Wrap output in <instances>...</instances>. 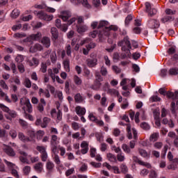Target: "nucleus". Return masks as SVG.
I'll return each instance as SVG.
<instances>
[{"instance_id": "1", "label": "nucleus", "mask_w": 178, "mask_h": 178, "mask_svg": "<svg viewBox=\"0 0 178 178\" xmlns=\"http://www.w3.org/2000/svg\"><path fill=\"white\" fill-rule=\"evenodd\" d=\"M19 104L24 111V116L25 119H29V120L33 122V120H34V118L33 115L27 113V112L29 113H31V112H33V106H31V103H30V99L27 97H23L20 99Z\"/></svg>"}, {"instance_id": "2", "label": "nucleus", "mask_w": 178, "mask_h": 178, "mask_svg": "<svg viewBox=\"0 0 178 178\" xmlns=\"http://www.w3.org/2000/svg\"><path fill=\"white\" fill-rule=\"evenodd\" d=\"M125 126H127L126 131L127 133V138L129 140H131L132 138H134V140H137V138H138V136H137V130L134 128L131 129V125H130V124H127Z\"/></svg>"}, {"instance_id": "3", "label": "nucleus", "mask_w": 178, "mask_h": 178, "mask_svg": "<svg viewBox=\"0 0 178 178\" xmlns=\"http://www.w3.org/2000/svg\"><path fill=\"white\" fill-rule=\"evenodd\" d=\"M33 13L38 19H40V20L51 22V20L54 19V15H49L44 11H34Z\"/></svg>"}, {"instance_id": "4", "label": "nucleus", "mask_w": 178, "mask_h": 178, "mask_svg": "<svg viewBox=\"0 0 178 178\" xmlns=\"http://www.w3.org/2000/svg\"><path fill=\"white\" fill-rule=\"evenodd\" d=\"M145 12L147 14L148 17H152L155 16V15H156V13H158V10H156V8H154L151 7V3L149 2H146L145 3Z\"/></svg>"}, {"instance_id": "5", "label": "nucleus", "mask_w": 178, "mask_h": 178, "mask_svg": "<svg viewBox=\"0 0 178 178\" xmlns=\"http://www.w3.org/2000/svg\"><path fill=\"white\" fill-rule=\"evenodd\" d=\"M146 26L148 29H159L160 26L159 21L149 18L147 22Z\"/></svg>"}, {"instance_id": "6", "label": "nucleus", "mask_w": 178, "mask_h": 178, "mask_svg": "<svg viewBox=\"0 0 178 178\" xmlns=\"http://www.w3.org/2000/svg\"><path fill=\"white\" fill-rule=\"evenodd\" d=\"M41 37H42V34H41L40 32H38L35 34H32L28 38L25 39V41L26 42H31L32 41H39V40H41Z\"/></svg>"}, {"instance_id": "7", "label": "nucleus", "mask_w": 178, "mask_h": 178, "mask_svg": "<svg viewBox=\"0 0 178 178\" xmlns=\"http://www.w3.org/2000/svg\"><path fill=\"white\" fill-rule=\"evenodd\" d=\"M0 108L3 111V112H6L10 116V118H16L17 114H16V111H11L9 108L5 106L3 104H0Z\"/></svg>"}, {"instance_id": "8", "label": "nucleus", "mask_w": 178, "mask_h": 178, "mask_svg": "<svg viewBox=\"0 0 178 178\" xmlns=\"http://www.w3.org/2000/svg\"><path fill=\"white\" fill-rule=\"evenodd\" d=\"M71 2L75 3L76 5H80L81 3L83 8H86L87 9H90L91 5L88 3V0H71Z\"/></svg>"}, {"instance_id": "9", "label": "nucleus", "mask_w": 178, "mask_h": 178, "mask_svg": "<svg viewBox=\"0 0 178 178\" xmlns=\"http://www.w3.org/2000/svg\"><path fill=\"white\" fill-rule=\"evenodd\" d=\"M98 34H99V38H101L102 37V35H109V33L106 31L102 32V31H99V32L98 31L95 30L89 33V37H92V38H95V37H97V35H98Z\"/></svg>"}, {"instance_id": "10", "label": "nucleus", "mask_w": 178, "mask_h": 178, "mask_svg": "<svg viewBox=\"0 0 178 178\" xmlns=\"http://www.w3.org/2000/svg\"><path fill=\"white\" fill-rule=\"evenodd\" d=\"M132 159H133L134 162H136V163H138V165H140L141 166H145V168H147V169H151V164H149V163H145V162L140 160V159H138V157L134 156L132 157Z\"/></svg>"}, {"instance_id": "11", "label": "nucleus", "mask_w": 178, "mask_h": 178, "mask_svg": "<svg viewBox=\"0 0 178 178\" xmlns=\"http://www.w3.org/2000/svg\"><path fill=\"white\" fill-rule=\"evenodd\" d=\"M50 54V59H51V63H56V51H52L51 50H47L45 53L44 55L45 56H48V55H49Z\"/></svg>"}, {"instance_id": "12", "label": "nucleus", "mask_w": 178, "mask_h": 178, "mask_svg": "<svg viewBox=\"0 0 178 178\" xmlns=\"http://www.w3.org/2000/svg\"><path fill=\"white\" fill-rule=\"evenodd\" d=\"M56 26L57 29H60L61 31H64V33H66V31H67V24H62L61 21L59 19H57L56 20Z\"/></svg>"}, {"instance_id": "13", "label": "nucleus", "mask_w": 178, "mask_h": 178, "mask_svg": "<svg viewBox=\"0 0 178 178\" xmlns=\"http://www.w3.org/2000/svg\"><path fill=\"white\" fill-rule=\"evenodd\" d=\"M60 19H62L63 22L69 20L70 17H72V13L70 11H62L59 15Z\"/></svg>"}, {"instance_id": "14", "label": "nucleus", "mask_w": 178, "mask_h": 178, "mask_svg": "<svg viewBox=\"0 0 178 178\" xmlns=\"http://www.w3.org/2000/svg\"><path fill=\"white\" fill-rule=\"evenodd\" d=\"M86 63L88 67H95L97 65H98V59L97 58H88L86 60Z\"/></svg>"}, {"instance_id": "15", "label": "nucleus", "mask_w": 178, "mask_h": 178, "mask_svg": "<svg viewBox=\"0 0 178 178\" xmlns=\"http://www.w3.org/2000/svg\"><path fill=\"white\" fill-rule=\"evenodd\" d=\"M0 98L1 99H4V101H6V102H8V104H12V99L9 98L8 94L5 93V92H3L1 88H0Z\"/></svg>"}, {"instance_id": "16", "label": "nucleus", "mask_w": 178, "mask_h": 178, "mask_svg": "<svg viewBox=\"0 0 178 178\" xmlns=\"http://www.w3.org/2000/svg\"><path fill=\"white\" fill-rule=\"evenodd\" d=\"M19 154L21 155V156H19V161L22 162V163H29V160L27 159V153L22 150H19Z\"/></svg>"}, {"instance_id": "17", "label": "nucleus", "mask_w": 178, "mask_h": 178, "mask_svg": "<svg viewBox=\"0 0 178 178\" xmlns=\"http://www.w3.org/2000/svg\"><path fill=\"white\" fill-rule=\"evenodd\" d=\"M3 151L7 155H8V156H16L15 150H13V148L10 147V146H6V147L3 148Z\"/></svg>"}, {"instance_id": "18", "label": "nucleus", "mask_w": 178, "mask_h": 178, "mask_svg": "<svg viewBox=\"0 0 178 178\" xmlns=\"http://www.w3.org/2000/svg\"><path fill=\"white\" fill-rule=\"evenodd\" d=\"M75 112L76 113V115H78V116H84V115H86V108L80 106H77L75 108Z\"/></svg>"}, {"instance_id": "19", "label": "nucleus", "mask_w": 178, "mask_h": 178, "mask_svg": "<svg viewBox=\"0 0 178 178\" xmlns=\"http://www.w3.org/2000/svg\"><path fill=\"white\" fill-rule=\"evenodd\" d=\"M119 45H126L129 51L131 49V43H130V40L127 36L124 38L123 41L119 43Z\"/></svg>"}, {"instance_id": "20", "label": "nucleus", "mask_w": 178, "mask_h": 178, "mask_svg": "<svg viewBox=\"0 0 178 178\" xmlns=\"http://www.w3.org/2000/svg\"><path fill=\"white\" fill-rule=\"evenodd\" d=\"M60 143V138L58 137L56 135H51V140H50V144L51 145H58Z\"/></svg>"}, {"instance_id": "21", "label": "nucleus", "mask_w": 178, "mask_h": 178, "mask_svg": "<svg viewBox=\"0 0 178 178\" xmlns=\"http://www.w3.org/2000/svg\"><path fill=\"white\" fill-rule=\"evenodd\" d=\"M41 43L46 48H49V47H51V39L47 36H44L42 38Z\"/></svg>"}, {"instance_id": "22", "label": "nucleus", "mask_w": 178, "mask_h": 178, "mask_svg": "<svg viewBox=\"0 0 178 178\" xmlns=\"http://www.w3.org/2000/svg\"><path fill=\"white\" fill-rule=\"evenodd\" d=\"M51 33L53 41L58 40V38H59V32H58V29L55 27H52L51 29Z\"/></svg>"}, {"instance_id": "23", "label": "nucleus", "mask_w": 178, "mask_h": 178, "mask_svg": "<svg viewBox=\"0 0 178 178\" xmlns=\"http://www.w3.org/2000/svg\"><path fill=\"white\" fill-rule=\"evenodd\" d=\"M18 138L20 141H22V143H29V141H30V138L26 136L23 132H19L18 134Z\"/></svg>"}, {"instance_id": "24", "label": "nucleus", "mask_w": 178, "mask_h": 178, "mask_svg": "<svg viewBox=\"0 0 178 178\" xmlns=\"http://www.w3.org/2000/svg\"><path fill=\"white\" fill-rule=\"evenodd\" d=\"M46 169L47 172H54L55 169V164L51 161H48L46 163Z\"/></svg>"}, {"instance_id": "25", "label": "nucleus", "mask_w": 178, "mask_h": 178, "mask_svg": "<svg viewBox=\"0 0 178 178\" xmlns=\"http://www.w3.org/2000/svg\"><path fill=\"white\" fill-rule=\"evenodd\" d=\"M34 169L38 173H41L44 169V164L41 162L35 164Z\"/></svg>"}, {"instance_id": "26", "label": "nucleus", "mask_w": 178, "mask_h": 178, "mask_svg": "<svg viewBox=\"0 0 178 178\" xmlns=\"http://www.w3.org/2000/svg\"><path fill=\"white\" fill-rule=\"evenodd\" d=\"M63 65L65 72H70V60L68 58L63 60Z\"/></svg>"}, {"instance_id": "27", "label": "nucleus", "mask_w": 178, "mask_h": 178, "mask_svg": "<svg viewBox=\"0 0 178 178\" xmlns=\"http://www.w3.org/2000/svg\"><path fill=\"white\" fill-rule=\"evenodd\" d=\"M108 26H109V22H108V21H100L97 26V29H99L104 27L106 30H108L109 27Z\"/></svg>"}, {"instance_id": "28", "label": "nucleus", "mask_w": 178, "mask_h": 178, "mask_svg": "<svg viewBox=\"0 0 178 178\" xmlns=\"http://www.w3.org/2000/svg\"><path fill=\"white\" fill-rule=\"evenodd\" d=\"M101 86H102L101 81L95 80L94 84L91 86V88L92 90H95L97 91L101 88Z\"/></svg>"}, {"instance_id": "29", "label": "nucleus", "mask_w": 178, "mask_h": 178, "mask_svg": "<svg viewBox=\"0 0 178 178\" xmlns=\"http://www.w3.org/2000/svg\"><path fill=\"white\" fill-rule=\"evenodd\" d=\"M88 30V27L86 25H80L77 28V31L79 34L81 33H86Z\"/></svg>"}, {"instance_id": "30", "label": "nucleus", "mask_w": 178, "mask_h": 178, "mask_svg": "<svg viewBox=\"0 0 178 178\" xmlns=\"http://www.w3.org/2000/svg\"><path fill=\"white\" fill-rule=\"evenodd\" d=\"M29 66H38L40 65V60L37 58L33 57L32 60L29 61Z\"/></svg>"}, {"instance_id": "31", "label": "nucleus", "mask_w": 178, "mask_h": 178, "mask_svg": "<svg viewBox=\"0 0 178 178\" xmlns=\"http://www.w3.org/2000/svg\"><path fill=\"white\" fill-rule=\"evenodd\" d=\"M168 98H171V99H178V92L176 91L175 93L168 91Z\"/></svg>"}, {"instance_id": "32", "label": "nucleus", "mask_w": 178, "mask_h": 178, "mask_svg": "<svg viewBox=\"0 0 178 178\" xmlns=\"http://www.w3.org/2000/svg\"><path fill=\"white\" fill-rule=\"evenodd\" d=\"M168 74L170 76H177L178 74V68L177 67H171L168 70Z\"/></svg>"}, {"instance_id": "33", "label": "nucleus", "mask_w": 178, "mask_h": 178, "mask_svg": "<svg viewBox=\"0 0 178 178\" xmlns=\"http://www.w3.org/2000/svg\"><path fill=\"white\" fill-rule=\"evenodd\" d=\"M51 156L56 165H60V157H59V155H58V154H52Z\"/></svg>"}, {"instance_id": "34", "label": "nucleus", "mask_w": 178, "mask_h": 178, "mask_svg": "<svg viewBox=\"0 0 178 178\" xmlns=\"http://www.w3.org/2000/svg\"><path fill=\"white\" fill-rule=\"evenodd\" d=\"M33 52H37V51H42L43 47L40 44H35L33 47L31 48Z\"/></svg>"}, {"instance_id": "35", "label": "nucleus", "mask_w": 178, "mask_h": 178, "mask_svg": "<svg viewBox=\"0 0 178 178\" xmlns=\"http://www.w3.org/2000/svg\"><path fill=\"white\" fill-rule=\"evenodd\" d=\"M153 116L154 119H161V112L159 111V108H156L153 111Z\"/></svg>"}, {"instance_id": "36", "label": "nucleus", "mask_w": 178, "mask_h": 178, "mask_svg": "<svg viewBox=\"0 0 178 178\" xmlns=\"http://www.w3.org/2000/svg\"><path fill=\"white\" fill-rule=\"evenodd\" d=\"M74 83L76 84V86H81L83 81L79 76L74 75Z\"/></svg>"}, {"instance_id": "37", "label": "nucleus", "mask_w": 178, "mask_h": 178, "mask_svg": "<svg viewBox=\"0 0 178 178\" xmlns=\"http://www.w3.org/2000/svg\"><path fill=\"white\" fill-rule=\"evenodd\" d=\"M49 122H51V119H49V118L44 117L43 118V122L41 124V127H42V129H45V127L48 126V123H49Z\"/></svg>"}, {"instance_id": "38", "label": "nucleus", "mask_w": 178, "mask_h": 178, "mask_svg": "<svg viewBox=\"0 0 178 178\" xmlns=\"http://www.w3.org/2000/svg\"><path fill=\"white\" fill-rule=\"evenodd\" d=\"M23 84L26 88H31V81L29 78H25Z\"/></svg>"}, {"instance_id": "39", "label": "nucleus", "mask_w": 178, "mask_h": 178, "mask_svg": "<svg viewBox=\"0 0 178 178\" xmlns=\"http://www.w3.org/2000/svg\"><path fill=\"white\" fill-rule=\"evenodd\" d=\"M122 149H123L124 152H125V154H130V152H131V148L127 144H122Z\"/></svg>"}, {"instance_id": "40", "label": "nucleus", "mask_w": 178, "mask_h": 178, "mask_svg": "<svg viewBox=\"0 0 178 178\" xmlns=\"http://www.w3.org/2000/svg\"><path fill=\"white\" fill-rule=\"evenodd\" d=\"M0 87L3 88V90H6L8 91L9 90V86L6 84V82L4 80H0Z\"/></svg>"}, {"instance_id": "41", "label": "nucleus", "mask_w": 178, "mask_h": 178, "mask_svg": "<svg viewBox=\"0 0 178 178\" xmlns=\"http://www.w3.org/2000/svg\"><path fill=\"white\" fill-rule=\"evenodd\" d=\"M58 149L60 151V156H63V158H65V154H66V149L64 147L60 145L58 146Z\"/></svg>"}, {"instance_id": "42", "label": "nucleus", "mask_w": 178, "mask_h": 178, "mask_svg": "<svg viewBox=\"0 0 178 178\" xmlns=\"http://www.w3.org/2000/svg\"><path fill=\"white\" fill-rule=\"evenodd\" d=\"M170 111L172 115H175V113H176V111H177V106H176V103H175V102H172L171 103Z\"/></svg>"}, {"instance_id": "43", "label": "nucleus", "mask_w": 178, "mask_h": 178, "mask_svg": "<svg viewBox=\"0 0 178 178\" xmlns=\"http://www.w3.org/2000/svg\"><path fill=\"white\" fill-rule=\"evenodd\" d=\"M159 137V133H154L150 136L149 140L150 141H156Z\"/></svg>"}, {"instance_id": "44", "label": "nucleus", "mask_w": 178, "mask_h": 178, "mask_svg": "<svg viewBox=\"0 0 178 178\" xmlns=\"http://www.w3.org/2000/svg\"><path fill=\"white\" fill-rule=\"evenodd\" d=\"M49 76L51 77L53 83H55V74L52 69H48L47 70Z\"/></svg>"}, {"instance_id": "45", "label": "nucleus", "mask_w": 178, "mask_h": 178, "mask_svg": "<svg viewBox=\"0 0 178 178\" xmlns=\"http://www.w3.org/2000/svg\"><path fill=\"white\" fill-rule=\"evenodd\" d=\"M19 15L20 12L19 11V10L15 9L11 13V17H13V19H16V17H18L19 16Z\"/></svg>"}, {"instance_id": "46", "label": "nucleus", "mask_w": 178, "mask_h": 178, "mask_svg": "<svg viewBox=\"0 0 178 178\" xmlns=\"http://www.w3.org/2000/svg\"><path fill=\"white\" fill-rule=\"evenodd\" d=\"M65 52L67 56H72V46H70V44H67L65 46Z\"/></svg>"}, {"instance_id": "47", "label": "nucleus", "mask_w": 178, "mask_h": 178, "mask_svg": "<svg viewBox=\"0 0 178 178\" xmlns=\"http://www.w3.org/2000/svg\"><path fill=\"white\" fill-rule=\"evenodd\" d=\"M108 92L111 95H114V97H119L120 95L119 91L116 89H110L108 90Z\"/></svg>"}, {"instance_id": "48", "label": "nucleus", "mask_w": 178, "mask_h": 178, "mask_svg": "<svg viewBox=\"0 0 178 178\" xmlns=\"http://www.w3.org/2000/svg\"><path fill=\"white\" fill-rule=\"evenodd\" d=\"M9 136H11L13 140H15L17 137V132L15 129H10L9 132Z\"/></svg>"}, {"instance_id": "49", "label": "nucleus", "mask_w": 178, "mask_h": 178, "mask_svg": "<svg viewBox=\"0 0 178 178\" xmlns=\"http://www.w3.org/2000/svg\"><path fill=\"white\" fill-rule=\"evenodd\" d=\"M26 37V33H17L13 35V38H24Z\"/></svg>"}, {"instance_id": "50", "label": "nucleus", "mask_w": 178, "mask_h": 178, "mask_svg": "<svg viewBox=\"0 0 178 178\" xmlns=\"http://www.w3.org/2000/svg\"><path fill=\"white\" fill-rule=\"evenodd\" d=\"M107 158L108 159V161H110V162H116V156L113 154H108Z\"/></svg>"}, {"instance_id": "51", "label": "nucleus", "mask_w": 178, "mask_h": 178, "mask_svg": "<svg viewBox=\"0 0 178 178\" xmlns=\"http://www.w3.org/2000/svg\"><path fill=\"white\" fill-rule=\"evenodd\" d=\"M71 126L72 129L75 131H77L79 129H80V124L76 122H72Z\"/></svg>"}, {"instance_id": "52", "label": "nucleus", "mask_w": 178, "mask_h": 178, "mask_svg": "<svg viewBox=\"0 0 178 178\" xmlns=\"http://www.w3.org/2000/svg\"><path fill=\"white\" fill-rule=\"evenodd\" d=\"M150 102H159L161 101V97L157 95H154L149 98Z\"/></svg>"}, {"instance_id": "53", "label": "nucleus", "mask_w": 178, "mask_h": 178, "mask_svg": "<svg viewBox=\"0 0 178 178\" xmlns=\"http://www.w3.org/2000/svg\"><path fill=\"white\" fill-rule=\"evenodd\" d=\"M153 147L156 149H161V148L163 147V143H162L161 142H156L155 143H154Z\"/></svg>"}, {"instance_id": "54", "label": "nucleus", "mask_w": 178, "mask_h": 178, "mask_svg": "<svg viewBox=\"0 0 178 178\" xmlns=\"http://www.w3.org/2000/svg\"><path fill=\"white\" fill-rule=\"evenodd\" d=\"M23 172L24 174L27 176L30 172H31V167L29 166V165H26L24 168H23Z\"/></svg>"}, {"instance_id": "55", "label": "nucleus", "mask_w": 178, "mask_h": 178, "mask_svg": "<svg viewBox=\"0 0 178 178\" xmlns=\"http://www.w3.org/2000/svg\"><path fill=\"white\" fill-rule=\"evenodd\" d=\"M95 76L96 77L95 80L97 81H104V78L101 76L99 72H95Z\"/></svg>"}, {"instance_id": "56", "label": "nucleus", "mask_w": 178, "mask_h": 178, "mask_svg": "<svg viewBox=\"0 0 178 178\" xmlns=\"http://www.w3.org/2000/svg\"><path fill=\"white\" fill-rule=\"evenodd\" d=\"M19 123L20 126H22V127H23L24 129H27V126H29V124L27 123V122L24 121L22 119L19 120Z\"/></svg>"}, {"instance_id": "57", "label": "nucleus", "mask_w": 178, "mask_h": 178, "mask_svg": "<svg viewBox=\"0 0 178 178\" xmlns=\"http://www.w3.org/2000/svg\"><path fill=\"white\" fill-rule=\"evenodd\" d=\"M40 66V72H42V73H47V69L48 67L47 63H42Z\"/></svg>"}, {"instance_id": "58", "label": "nucleus", "mask_w": 178, "mask_h": 178, "mask_svg": "<svg viewBox=\"0 0 178 178\" xmlns=\"http://www.w3.org/2000/svg\"><path fill=\"white\" fill-rule=\"evenodd\" d=\"M120 170L122 173H127V172H129V168H127V165H126V164L124 163H122L120 165Z\"/></svg>"}, {"instance_id": "59", "label": "nucleus", "mask_w": 178, "mask_h": 178, "mask_svg": "<svg viewBox=\"0 0 178 178\" xmlns=\"http://www.w3.org/2000/svg\"><path fill=\"white\" fill-rule=\"evenodd\" d=\"M138 151H139L140 155L143 158H147V156H148V153L145 149H139Z\"/></svg>"}, {"instance_id": "60", "label": "nucleus", "mask_w": 178, "mask_h": 178, "mask_svg": "<svg viewBox=\"0 0 178 178\" xmlns=\"http://www.w3.org/2000/svg\"><path fill=\"white\" fill-rule=\"evenodd\" d=\"M158 177V173H156V171L152 170L149 172V178H157Z\"/></svg>"}, {"instance_id": "61", "label": "nucleus", "mask_w": 178, "mask_h": 178, "mask_svg": "<svg viewBox=\"0 0 178 178\" xmlns=\"http://www.w3.org/2000/svg\"><path fill=\"white\" fill-rule=\"evenodd\" d=\"M88 118H89V120H90L91 122H96L97 120H98V118H97V117H95V115H94V113H90L89 114Z\"/></svg>"}, {"instance_id": "62", "label": "nucleus", "mask_w": 178, "mask_h": 178, "mask_svg": "<svg viewBox=\"0 0 178 178\" xmlns=\"http://www.w3.org/2000/svg\"><path fill=\"white\" fill-rule=\"evenodd\" d=\"M37 151H39L41 154L47 152V149L44 146H37Z\"/></svg>"}, {"instance_id": "63", "label": "nucleus", "mask_w": 178, "mask_h": 178, "mask_svg": "<svg viewBox=\"0 0 178 178\" xmlns=\"http://www.w3.org/2000/svg\"><path fill=\"white\" fill-rule=\"evenodd\" d=\"M100 73L102 76H106V74H108V69H106L105 66H102L100 70Z\"/></svg>"}, {"instance_id": "64", "label": "nucleus", "mask_w": 178, "mask_h": 178, "mask_svg": "<svg viewBox=\"0 0 178 178\" xmlns=\"http://www.w3.org/2000/svg\"><path fill=\"white\" fill-rule=\"evenodd\" d=\"M141 129H143V130H149L150 127L148 124L146 122H143L140 124Z\"/></svg>"}]
</instances>
